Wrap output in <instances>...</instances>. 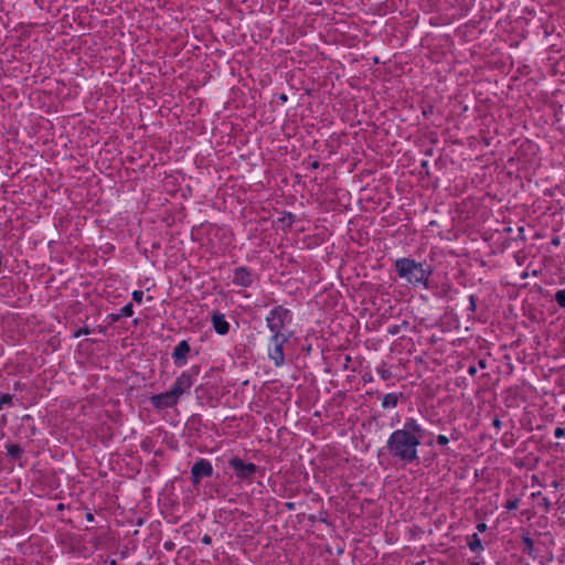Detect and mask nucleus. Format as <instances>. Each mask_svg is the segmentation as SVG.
<instances>
[{
    "instance_id": "obj_14",
    "label": "nucleus",
    "mask_w": 565,
    "mask_h": 565,
    "mask_svg": "<svg viewBox=\"0 0 565 565\" xmlns=\"http://www.w3.org/2000/svg\"><path fill=\"white\" fill-rule=\"evenodd\" d=\"M11 401H12V396L10 394H1L0 395V409L4 406V405H9L11 404Z\"/></svg>"
},
{
    "instance_id": "obj_7",
    "label": "nucleus",
    "mask_w": 565,
    "mask_h": 565,
    "mask_svg": "<svg viewBox=\"0 0 565 565\" xmlns=\"http://www.w3.org/2000/svg\"><path fill=\"white\" fill-rule=\"evenodd\" d=\"M213 472L212 465L205 460L201 459L196 461L191 469L192 482L194 484H199L202 477H210Z\"/></svg>"
},
{
    "instance_id": "obj_20",
    "label": "nucleus",
    "mask_w": 565,
    "mask_h": 565,
    "mask_svg": "<svg viewBox=\"0 0 565 565\" xmlns=\"http://www.w3.org/2000/svg\"><path fill=\"white\" fill-rule=\"evenodd\" d=\"M211 541H212V540H211V537H210L209 535H204V536L202 537V543H204V544H210V543H211Z\"/></svg>"
},
{
    "instance_id": "obj_12",
    "label": "nucleus",
    "mask_w": 565,
    "mask_h": 565,
    "mask_svg": "<svg viewBox=\"0 0 565 565\" xmlns=\"http://www.w3.org/2000/svg\"><path fill=\"white\" fill-rule=\"evenodd\" d=\"M469 547L473 552L482 550L481 541L477 534H473L469 541Z\"/></svg>"
},
{
    "instance_id": "obj_21",
    "label": "nucleus",
    "mask_w": 565,
    "mask_h": 565,
    "mask_svg": "<svg viewBox=\"0 0 565 565\" xmlns=\"http://www.w3.org/2000/svg\"><path fill=\"white\" fill-rule=\"evenodd\" d=\"M486 527H487V526H486V524H484V523H480V524H478V530H479V531H481V532H482V531H484V530H486Z\"/></svg>"
},
{
    "instance_id": "obj_22",
    "label": "nucleus",
    "mask_w": 565,
    "mask_h": 565,
    "mask_svg": "<svg viewBox=\"0 0 565 565\" xmlns=\"http://www.w3.org/2000/svg\"><path fill=\"white\" fill-rule=\"evenodd\" d=\"M493 425H494V426H497V427H499V426H500V420H499V419H495V420L493 422Z\"/></svg>"
},
{
    "instance_id": "obj_2",
    "label": "nucleus",
    "mask_w": 565,
    "mask_h": 565,
    "mask_svg": "<svg viewBox=\"0 0 565 565\" xmlns=\"http://www.w3.org/2000/svg\"><path fill=\"white\" fill-rule=\"evenodd\" d=\"M192 377L186 373H182L173 383L171 390L153 395L150 401L154 407L167 408L174 406L182 394L188 393L192 386Z\"/></svg>"
},
{
    "instance_id": "obj_18",
    "label": "nucleus",
    "mask_w": 565,
    "mask_h": 565,
    "mask_svg": "<svg viewBox=\"0 0 565 565\" xmlns=\"http://www.w3.org/2000/svg\"><path fill=\"white\" fill-rule=\"evenodd\" d=\"M565 435V430L562 427H556L554 430V436L556 438H561Z\"/></svg>"
},
{
    "instance_id": "obj_13",
    "label": "nucleus",
    "mask_w": 565,
    "mask_h": 565,
    "mask_svg": "<svg viewBox=\"0 0 565 565\" xmlns=\"http://www.w3.org/2000/svg\"><path fill=\"white\" fill-rule=\"evenodd\" d=\"M555 300L561 307L565 308V289L555 294Z\"/></svg>"
},
{
    "instance_id": "obj_15",
    "label": "nucleus",
    "mask_w": 565,
    "mask_h": 565,
    "mask_svg": "<svg viewBox=\"0 0 565 565\" xmlns=\"http://www.w3.org/2000/svg\"><path fill=\"white\" fill-rule=\"evenodd\" d=\"M134 313L132 311V305L128 303L125 307L121 308V316L124 317H131Z\"/></svg>"
},
{
    "instance_id": "obj_23",
    "label": "nucleus",
    "mask_w": 565,
    "mask_h": 565,
    "mask_svg": "<svg viewBox=\"0 0 565 565\" xmlns=\"http://www.w3.org/2000/svg\"><path fill=\"white\" fill-rule=\"evenodd\" d=\"M475 372H476L475 367H471V369L469 370V373H470V374H473Z\"/></svg>"
},
{
    "instance_id": "obj_9",
    "label": "nucleus",
    "mask_w": 565,
    "mask_h": 565,
    "mask_svg": "<svg viewBox=\"0 0 565 565\" xmlns=\"http://www.w3.org/2000/svg\"><path fill=\"white\" fill-rule=\"evenodd\" d=\"M213 327L215 331L220 334H225L228 332V323L225 321L224 316L222 315H214L212 318Z\"/></svg>"
},
{
    "instance_id": "obj_4",
    "label": "nucleus",
    "mask_w": 565,
    "mask_h": 565,
    "mask_svg": "<svg viewBox=\"0 0 565 565\" xmlns=\"http://www.w3.org/2000/svg\"><path fill=\"white\" fill-rule=\"evenodd\" d=\"M286 338L282 333H275L270 339L269 358L274 361L276 366H280L285 362L282 345Z\"/></svg>"
},
{
    "instance_id": "obj_3",
    "label": "nucleus",
    "mask_w": 565,
    "mask_h": 565,
    "mask_svg": "<svg viewBox=\"0 0 565 565\" xmlns=\"http://www.w3.org/2000/svg\"><path fill=\"white\" fill-rule=\"evenodd\" d=\"M395 268L398 276L407 282L427 286L430 270L425 268L422 263L411 258H399L395 262Z\"/></svg>"
},
{
    "instance_id": "obj_19",
    "label": "nucleus",
    "mask_w": 565,
    "mask_h": 565,
    "mask_svg": "<svg viewBox=\"0 0 565 565\" xmlns=\"http://www.w3.org/2000/svg\"><path fill=\"white\" fill-rule=\"evenodd\" d=\"M82 334H89V330L87 328L79 329L74 335L78 338Z\"/></svg>"
},
{
    "instance_id": "obj_16",
    "label": "nucleus",
    "mask_w": 565,
    "mask_h": 565,
    "mask_svg": "<svg viewBox=\"0 0 565 565\" xmlns=\"http://www.w3.org/2000/svg\"><path fill=\"white\" fill-rule=\"evenodd\" d=\"M142 298H143V291L141 290H136L132 292V299L136 301V302H141L142 301Z\"/></svg>"
},
{
    "instance_id": "obj_11",
    "label": "nucleus",
    "mask_w": 565,
    "mask_h": 565,
    "mask_svg": "<svg viewBox=\"0 0 565 565\" xmlns=\"http://www.w3.org/2000/svg\"><path fill=\"white\" fill-rule=\"evenodd\" d=\"M397 402H398V395L395 394V393H388L386 394L383 399H382V406L384 408H391V407H395L397 405Z\"/></svg>"
},
{
    "instance_id": "obj_24",
    "label": "nucleus",
    "mask_w": 565,
    "mask_h": 565,
    "mask_svg": "<svg viewBox=\"0 0 565 565\" xmlns=\"http://www.w3.org/2000/svg\"><path fill=\"white\" fill-rule=\"evenodd\" d=\"M471 565H480V564H479V563H473V564H471Z\"/></svg>"
},
{
    "instance_id": "obj_6",
    "label": "nucleus",
    "mask_w": 565,
    "mask_h": 565,
    "mask_svg": "<svg viewBox=\"0 0 565 565\" xmlns=\"http://www.w3.org/2000/svg\"><path fill=\"white\" fill-rule=\"evenodd\" d=\"M288 316V310L282 309L281 307L273 309L270 315L267 317V323L270 331L274 333H280V329L284 327Z\"/></svg>"
},
{
    "instance_id": "obj_1",
    "label": "nucleus",
    "mask_w": 565,
    "mask_h": 565,
    "mask_svg": "<svg viewBox=\"0 0 565 565\" xmlns=\"http://www.w3.org/2000/svg\"><path fill=\"white\" fill-rule=\"evenodd\" d=\"M424 437V430L413 418L407 419L402 429H397L387 440L388 452L398 460L411 463L418 459L417 447Z\"/></svg>"
},
{
    "instance_id": "obj_5",
    "label": "nucleus",
    "mask_w": 565,
    "mask_h": 565,
    "mask_svg": "<svg viewBox=\"0 0 565 565\" xmlns=\"http://www.w3.org/2000/svg\"><path fill=\"white\" fill-rule=\"evenodd\" d=\"M230 467L235 471V475L241 480L250 479L256 472L257 467L252 462H244L238 457L232 458L230 461Z\"/></svg>"
},
{
    "instance_id": "obj_17",
    "label": "nucleus",
    "mask_w": 565,
    "mask_h": 565,
    "mask_svg": "<svg viewBox=\"0 0 565 565\" xmlns=\"http://www.w3.org/2000/svg\"><path fill=\"white\" fill-rule=\"evenodd\" d=\"M448 441H449V439H448V437H446L445 435H439V436L437 437V443H438L439 445H441V446L447 445V444H448Z\"/></svg>"
},
{
    "instance_id": "obj_10",
    "label": "nucleus",
    "mask_w": 565,
    "mask_h": 565,
    "mask_svg": "<svg viewBox=\"0 0 565 565\" xmlns=\"http://www.w3.org/2000/svg\"><path fill=\"white\" fill-rule=\"evenodd\" d=\"M233 281L238 286H248L252 282V277L248 271H246L243 268H239L235 271Z\"/></svg>"
},
{
    "instance_id": "obj_8",
    "label": "nucleus",
    "mask_w": 565,
    "mask_h": 565,
    "mask_svg": "<svg viewBox=\"0 0 565 565\" xmlns=\"http://www.w3.org/2000/svg\"><path fill=\"white\" fill-rule=\"evenodd\" d=\"M189 352H190V347H189L188 342L181 341L174 348L172 356L177 363H184Z\"/></svg>"
}]
</instances>
